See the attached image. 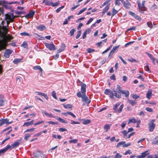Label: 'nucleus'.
<instances>
[{"instance_id": "63", "label": "nucleus", "mask_w": 158, "mask_h": 158, "mask_svg": "<svg viewBox=\"0 0 158 158\" xmlns=\"http://www.w3.org/2000/svg\"><path fill=\"white\" fill-rule=\"evenodd\" d=\"M157 8V6L155 4H154L151 7V9L152 10H154Z\"/></svg>"}, {"instance_id": "47", "label": "nucleus", "mask_w": 158, "mask_h": 158, "mask_svg": "<svg viewBox=\"0 0 158 158\" xmlns=\"http://www.w3.org/2000/svg\"><path fill=\"white\" fill-rule=\"evenodd\" d=\"M75 31L76 30L74 29H71L69 32L70 36H73V35Z\"/></svg>"}, {"instance_id": "10", "label": "nucleus", "mask_w": 158, "mask_h": 158, "mask_svg": "<svg viewBox=\"0 0 158 158\" xmlns=\"http://www.w3.org/2000/svg\"><path fill=\"white\" fill-rule=\"evenodd\" d=\"M124 7L126 9H129L130 8L131 6V4L129 2H126L124 0H123L122 3Z\"/></svg>"}, {"instance_id": "1", "label": "nucleus", "mask_w": 158, "mask_h": 158, "mask_svg": "<svg viewBox=\"0 0 158 158\" xmlns=\"http://www.w3.org/2000/svg\"><path fill=\"white\" fill-rule=\"evenodd\" d=\"M15 18V16L13 13L6 14L5 19L7 22L6 25H4L5 22L3 21H2L0 25V50L5 49L7 45V43L13 39L10 35H6V34L8 31L7 27L9 24L10 22H13Z\"/></svg>"}, {"instance_id": "48", "label": "nucleus", "mask_w": 158, "mask_h": 158, "mask_svg": "<svg viewBox=\"0 0 158 158\" xmlns=\"http://www.w3.org/2000/svg\"><path fill=\"white\" fill-rule=\"evenodd\" d=\"M28 46L26 42H24L21 45V46L23 47L24 48H25L27 47Z\"/></svg>"}, {"instance_id": "7", "label": "nucleus", "mask_w": 158, "mask_h": 158, "mask_svg": "<svg viewBox=\"0 0 158 158\" xmlns=\"http://www.w3.org/2000/svg\"><path fill=\"white\" fill-rule=\"evenodd\" d=\"M12 121L9 122V120L7 118H2L0 120V126H2L5 124H6L9 125L12 123Z\"/></svg>"}, {"instance_id": "35", "label": "nucleus", "mask_w": 158, "mask_h": 158, "mask_svg": "<svg viewBox=\"0 0 158 158\" xmlns=\"http://www.w3.org/2000/svg\"><path fill=\"white\" fill-rule=\"evenodd\" d=\"M125 143V141H121L118 143L116 146L117 148L119 147L121 145H124V144Z\"/></svg>"}, {"instance_id": "26", "label": "nucleus", "mask_w": 158, "mask_h": 158, "mask_svg": "<svg viewBox=\"0 0 158 158\" xmlns=\"http://www.w3.org/2000/svg\"><path fill=\"white\" fill-rule=\"evenodd\" d=\"M127 102L128 103H130L132 106H134L136 104V102L135 101H133L129 99L127 100Z\"/></svg>"}, {"instance_id": "19", "label": "nucleus", "mask_w": 158, "mask_h": 158, "mask_svg": "<svg viewBox=\"0 0 158 158\" xmlns=\"http://www.w3.org/2000/svg\"><path fill=\"white\" fill-rule=\"evenodd\" d=\"M33 123H34L33 120H32L30 122H26L24 123L23 126H24V125H26L27 127H28L30 125H31L33 124Z\"/></svg>"}, {"instance_id": "60", "label": "nucleus", "mask_w": 158, "mask_h": 158, "mask_svg": "<svg viewBox=\"0 0 158 158\" xmlns=\"http://www.w3.org/2000/svg\"><path fill=\"white\" fill-rule=\"evenodd\" d=\"M126 124H127V123L126 122H123L121 124V127L123 129L124 128Z\"/></svg>"}, {"instance_id": "33", "label": "nucleus", "mask_w": 158, "mask_h": 158, "mask_svg": "<svg viewBox=\"0 0 158 158\" xmlns=\"http://www.w3.org/2000/svg\"><path fill=\"white\" fill-rule=\"evenodd\" d=\"M121 133L123 135V137L126 138L127 136V134L128 132H127V131H126V130H124L121 131Z\"/></svg>"}, {"instance_id": "27", "label": "nucleus", "mask_w": 158, "mask_h": 158, "mask_svg": "<svg viewBox=\"0 0 158 158\" xmlns=\"http://www.w3.org/2000/svg\"><path fill=\"white\" fill-rule=\"evenodd\" d=\"M83 124L84 125H86L91 123V120L90 119L83 120Z\"/></svg>"}, {"instance_id": "30", "label": "nucleus", "mask_w": 158, "mask_h": 158, "mask_svg": "<svg viewBox=\"0 0 158 158\" xmlns=\"http://www.w3.org/2000/svg\"><path fill=\"white\" fill-rule=\"evenodd\" d=\"M40 152L39 151H37L35 152H34L33 153V155L35 157L38 158L40 156Z\"/></svg>"}, {"instance_id": "37", "label": "nucleus", "mask_w": 158, "mask_h": 158, "mask_svg": "<svg viewBox=\"0 0 158 158\" xmlns=\"http://www.w3.org/2000/svg\"><path fill=\"white\" fill-rule=\"evenodd\" d=\"M144 69L145 70L148 72H149L150 73L151 72V70L149 69L148 64H147L144 67Z\"/></svg>"}, {"instance_id": "28", "label": "nucleus", "mask_w": 158, "mask_h": 158, "mask_svg": "<svg viewBox=\"0 0 158 158\" xmlns=\"http://www.w3.org/2000/svg\"><path fill=\"white\" fill-rule=\"evenodd\" d=\"M123 104L121 105L120 106L119 109H117V110H116V112H118V113H121V111H122V110L123 109Z\"/></svg>"}, {"instance_id": "56", "label": "nucleus", "mask_w": 158, "mask_h": 158, "mask_svg": "<svg viewBox=\"0 0 158 158\" xmlns=\"http://www.w3.org/2000/svg\"><path fill=\"white\" fill-rule=\"evenodd\" d=\"M132 153V152L130 150H128L127 151H126L124 153V154L125 155L127 154H131Z\"/></svg>"}, {"instance_id": "24", "label": "nucleus", "mask_w": 158, "mask_h": 158, "mask_svg": "<svg viewBox=\"0 0 158 158\" xmlns=\"http://www.w3.org/2000/svg\"><path fill=\"white\" fill-rule=\"evenodd\" d=\"M8 4H10V3H8L7 1L5 0L0 1V5H2L3 6H6V5Z\"/></svg>"}, {"instance_id": "15", "label": "nucleus", "mask_w": 158, "mask_h": 158, "mask_svg": "<svg viewBox=\"0 0 158 158\" xmlns=\"http://www.w3.org/2000/svg\"><path fill=\"white\" fill-rule=\"evenodd\" d=\"M35 14V12L34 11H32L31 12H29L28 13L26 16V17L27 18H31L32 17H33V16Z\"/></svg>"}, {"instance_id": "36", "label": "nucleus", "mask_w": 158, "mask_h": 158, "mask_svg": "<svg viewBox=\"0 0 158 158\" xmlns=\"http://www.w3.org/2000/svg\"><path fill=\"white\" fill-rule=\"evenodd\" d=\"M42 113L45 114L46 116H49V117H52L53 115L52 114H49L47 112L45 111H43L42 112Z\"/></svg>"}, {"instance_id": "46", "label": "nucleus", "mask_w": 158, "mask_h": 158, "mask_svg": "<svg viewBox=\"0 0 158 158\" xmlns=\"http://www.w3.org/2000/svg\"><path fill=\"white\" fill-rule=\"evenodd\" d=\"M12 149H13V148H12V145L11 146H10V145H7L6 147L4 148L6 152L7 151L8 149L11 150Z\"/></svg>"}, {"instance_id": "32", "label": "nucleus", "mask_w": 158, "mask_h": 158, "mask_svg": "<svg viewBox=\"0 0 158 158\" xmlns=\"http://www.w3.org/2000/svg\"><path fill=\"white\" fill-rule=\"evenodd\" d=\"M65 109L71 108L73 106L71 104H67L66 105H63Z\"/></svg>"}, {"instance_id": "23", "label": "nucleus", "mask_w": 158, "mask_h": 158, "mask_svg": "<svg viewBox=\"0 0 158 158\" xmlns=\"http://www.w3.org/2000/svg\"><path fill=\"white\" fill-rule=\"evenodd\" d=\"M147 55L149 56V57L152 60L154 64H155V58L153 57L152 55L148 53H147Z\"/></svg>"}, {"instance_id": "43", "label": "nucleus", "mask_w": 158, "mask_h": 158, "mask_svg": "<svg viewBox=\"0 0 158 158\" xmlns=\"http://www.w3.org/2000/svg\"><path fill=\"white\" fill-rule=\"evenodd\" d=\"M86 51L88 53H90L95 51V50L94 49L91 48H88L86 49Z\"/></svg>"}, {"instance_id": "49", "label": "nucleus", "mask_w": 158, "mask_h": 158, "mask_svg": "<svg viewBox=\"0 0 158 158\" xmlns=\"http://www.w3.org/2000/svg\"><path fill=\"white\" fill-rule=\"evenodd\" d=\"M135 132H133L127 136L126 137V139H129L130 138L131 136H132L133 135H134L135 134Z\"/></svg>"}, {"instance_id": "3", "label": "nucleus", "mask_w": 158, "mask_h": 158, "mask_svg": "<svg viewBox=\"0 0 158 158\" xmlns=\"http://www.w3.org/2000/svg\"><path fill=\"white\" fill-rule=\"evenodd\" d=\"M116 90L117 92L115 90L112 91L110 89H107L105 90L104 93L106 94L109 95L110 98L112 99H114V96L118 98H120L121 97V93L123 90H122L121 87L118 85H117Z\"/></svg>"}, {"instance_id": "4", "label": "nucleus", "mask_w": 158, "mask_h": 158, "mask_svg": "<svg viewBox=\"0 0 158 158\" xmlns=\"http://www.w3.org/2000/svg\"><path fill=\"white\" fill-rule=\"evenodd\" d=\"M145 1H143L141 4L137 2L138 6L139 9V10L140 12L143 13L144 11L147 10V8L145 6Z\"/></svg>"}, {"instance_id": "5", "label": "nucleus", "mask_w": 158, "mask_h": 158, "mask_svg": "<svg viewBox=\"0 0 158 158\" xmlns=\"http://www.w3.org/2000/svg\"><path fill=\"white\" fill-rule=\"evenodd\" d=\"M44 44L46 48L50 51H53L56 50L55 46L52 42H51L50 44L45 43H44Z\"/></svg>"}, {"instance_id": "51", "label": "nucleus", "mask_w": 158, "mask_h": 158, "mask_svg": "<svg viewBox=\"0 0 158 158\" xmlns=\"http://www.w3.org/2000/svg\"><path fill=\"white\" fill-rule=\"evenodd\" d=\"M56 93L55 92V91H52V96L53 97V98H54L56 99L57 97H56Z\"/></svg>"}, {"instance_id": "8", "label": "nucleus", "mask_w": 158, "mask_h": 158, "mask_svg": "<svg viewBox=\"0 0 158 158\" xmlns=\"http://www.w3.org/2000/svg\"><path fill=\"white\" fill-rule=\"evenodd\" d=\"M149 152L148 151H145L142 152L140 155L137 156L136 157L137 158H144L146 156L148 155Z\"/></svg>"}, {"instance_id": "20", "label": "nucleus", "mask_w": 158, "mask_h": 158, "mask_svg": "<svg viewBox=\"0 0 158 158\" xmlns=\"http://www.w3.org/2000/svg\"><path fill=\"white\" fill-rule=\"evenodd\" d=\"M33 69L36 70L39 69L41 72V73H40V75H42V69L40 66H36Z\"/></svg>"}, {"instance_id": "22", "label": "nucleus", "mask_w": 158, "mask_h": 158, "mask_svg": "<svg viewBox=\"0 0 158 158\" xmlns=\"http://www.w3.org/2000/svg\"><path fill=\"white\" fill-rule=\"evenodd\" d=\"M56 119L58 121L62 123H67V122L65 120L60 117H57V118H56Z\"/></svg>"}, {"instance_id": "41", "label": "nucleus", "mask_w": 158, "mask_h": 158, "mask_svg": "<svg viewBox=\"0 0 158 158\" xmlns=\"http://www.w3.org/2000/svg\"><path fill=\"white\" fill-rule=\"evenodd\" d=\"M21 60L19 59H15L13 62L15 64H17L19 62H20Z\"/></svg>"}, {"instance_id": "9", "label": "nucleus", "mask_w": 158, "mask_h": 158, "mask_svg": "<svg viewBox=\"0 0 158 158\" xmlns=\"http://www.w3.org/2000/svg\"><path fill=\"white\" fill-rule=\"evenodd\" d=\"M12 51L8 49L4 53V56L6 58H8L9 57L10 55L12 53Z\"/></svg>"}, {"instance_id": "61", "label": "nucleus", "mask_w": 158, "mask_h": 158, "mask_svg": "<svg viewBox=\"0 0 158 158\" xmlns=\"http://www.w3.org/2000/svg\"><path fill=\"white\" fill-rule=\"evenodd\" d=\"M145 110L148 112H152L153 111L152 109L150 108L147 107H146L145 108Z\"/></svg>"}, {"instance_id": "16", "label": "nucleus", "mask_w": 158, "mask_h": 158, "mask_svg": "<svg viewBox=\"0 0 158 158\" xmlns=\"http://www.w3.org/2000/svg\"><path fill=\"white\" fill-rule=\"evenodd\" d=\"M136 119L134 118H132L129 119L128 122V124H129L131 123L135 124L136 123Z\"/></svg>"}, {"instance_id": "31", "label": "nucleus", "mask_w": 158, "mask_h": 158, "mask_svg": "<svg viewBox=\"0 0 158 158\" xmlns=\"http://www.w3.org/2000/svg\"><path fill=\"white\" fill-rule=\"evenodd\" d=\"M119 10V9L118 10H115L114 7L113 8L112 10V16H114L116 14H117Z\"/></svg>"}, {"instance_id": "34", "label": "nucleus", "mask_w": 158, "mask_h": 158, "mask_svg": "<svg viewBox=\"0 0 158 158\" xmlns=\"http://www.w3.org/2000/svg\"><path fill=\"white\" fill-rule=\"evenodd\" d=\"M120 105V103L119 102H118L116 103L115 105H114L113 106V110L115 112H116V110H117V107L119 106Z\"/></svg>"}, {"instance_id": "25", "label": "nucleus", "mask_w": 158, "mask_h": 158, "mask_svg": "<svg viewBox=\"0 0 158 158\" xmlns=\"http://www.w3.org/2000/svg\"><path fill=\"white\" fill-rule=\"evenodd\" d=\"M19 144L20 143L19 142H15L13 144H12V148H14L15 147H16L18 146Z\"/></svg>"}, {"instance_id": "64", "label": "nucleus", "mask_w": 158, "mask_h": 158, "mask_svg": "<svg viewBox=\"0 0 158 158\" xmlns=\"http://www.w3.org/2000/svg\"><path fill=\"white\" fill-rule=\"evenodd\" d=\"M44 157H45V158H46V157H45L44 154H43L42 153L40 152V156L38 158H44Z\"/></svg>"}, {"instance_id": "38", "label": "nucleus", "mask_w": 158, "mask_h": 158, "mask_svg": "<svg viewBox=\"0 0 158 158\" xmlns=\"http://www.w3.org/2000/svg\"><path fill=\"white\" fill-rule=\"evenodd\" d=\"M43 3H44L46 5L51 6V2H50L48 0H44Z\"/></svg>"}, {"instance_id": "6", "label": "nucleus", "mask_w": 158, "mask_h": 158, "mask_svg": "<svg viewBox=\"0 0 158 158\" xmlns=\"http://www.w3.org/2000/svg\"><path fill=\"white\" fill-rule=\"evenodd\" d=\"M155 121V120H152L148 123V128L150 131L152 132L154 130L155 125L154 123V122Z\"/></svg>"}, {"instance_id": "52", "label": "nucleus", "mask_w": 158, "mask_h": 158, "mask_svg": "<svg viewBox=\"0 0 158 158\" xmlns=\"http://www.w3.org/2000/svg\"><path fill=\"white\" fill-rule=\"evenodd\" d=\"M64 7V6H62L58 8L56 10V12L57 13H59L60 10L62 9H63Z\"/></svg>"}, {"instance_id": "42", "label": "nucleus", "mask_w": 158, "mask_h": 158, "mask_svg": "<svg viewBox=\"0 0 158 158\" xmlns=\"http://www.w3.org/2000/svg\"><path fill=\"white\" fill-rule=\"evenodd\" d=\"M157 137H156L154 138V139L153 142V144L155 145H158V139H157Z\"/></svg>"}, {"instance_id": "11", "label": "nucleus", "mask_w": 158, "mask_h": 158, "mask_svg": "<svg viewBox=\"0 0 158 158\" xmlns=\"http://www.w3.org/2000/svg\"><path fill=\"white\" fill-rule=\"evenodd\" d=\"M152 90L151 89L148 90L146 94V97L150 99L152 96Z\"/></svg>"}, {"instance_id": "62", "label": "nucleus", "mask_w": 158, "mask_h": 158, "mask_svg": "<svg viewBox=\"0 0 158 158\" xmlns=\"http://www.w3.org/2000/svg\"><path fill=\"white\" fill-rule=\"evenodd\" d=\"M122 156L119 153H117L114 158H121Z\"/></svg>"}, {"instance_id": "54", "label": "nucleus", "mask_w": 158, "mask_h": 158, "mask_svg": "<svg viewBox=\"0 0 158 158\" xmlns=\"http://www.w3.org/2000/svg\"><path fill=\"white\" fill-rule=\"evenodd\" d=\"M134 42V41H131V42H130L128 43H127L125 45L124 47H127L129 45H131V44L133 43Z\"/></svg>"}, {"instance_id": "39", "label": "nucleus", "mask_w": 158, "mask_h": 158, "mask_svg": "<svg viewBox=\"0 0 158 158\" xmlns=\"http://www.w3.org/2000/svg\"><path fill=\"white\" fill-rule=\"evenodd\" d=\"M119 45L118 46H117L114 47L113 48H112V50L111 51V53L112 52V53H114L115 52L116 50V49H117V48H119Z\"/></svg>"}, {"instance_id": "17", "label": "nucleus", "mask_w": 158, "mask_h": 158, "mask_svg": "<svg viewBox=\"0 0 158 158\" xmlns=\"http://www.w3.org/2000/svg\"><path fill=\"white\" fill-rule=\"evenodd\" d=\"M34 35H35V37L39 40H43L44 39V37H42L41 35L37 33H34Z\"/></svg>"}, {"instance_id": "2", "label": "nucleus", "mask_w": 158, "mask_h": 158, "mask_svg": "<svg viewBox=\"0 0 158 158\" xmlns=\"http://www.w3.org/2000/svg\"><path fill=\"white\" fill-rule=\"evenodd\" d=\"M86 85L83 83L81 84V92L79 91L77 93V96L79 98H81L82 102L87 104H89L91 101L88 99V97L86 95Z\"/></svg>"}, {"instance_id": "53", "label": "nucleus", "mask_w": 158, "mask_h": 158, "mask_svg": "<svg viewBox=\"0 0 158 158\" xmlns=\"http://www.w3.org/2000/svg\"><path fill=\"white\" fill-rule=\"evenodd\" d=\"M86 10V8H85L83 9H82V10H81L79 13H78L77 15H79L81 13H82L83 12L85 11Z\"/></svg>"}, {"instance_id": "50", "label": "nucleus", "mask_w": 158, "mask_h": 158, "mask_svg": "<svg viewBox=\"0 0 158 158\" xmlns=\"http://www.w3.org/2000/svg\"><path fill=\"white\" fill-rule=\"evenodd\" d=\"M128 60L130 61L131 62H137L138 61H137L135 59H133V58H131L128 59Z\"/></svg>"}, {"instance_id": "55", "label": "nucleus", "mask_w": 158, "mask_h": 158, "mask_svg": "<svg viewBox=\"0 0 158 158\" xmlns=\"http://www.w3.org/2000/svg\"><path fill=\"white\" fill-rule=\"evenodd\" d=\"M81 34V31H78V34L77 35V36H76V38L77 39L79 38V37H80Z\"/></svg>"}, {"instance_id": "18", "label": "nucleus", "mask_w": 158, "mask_h": 158, "mask_svg": "<svg viewBox=\"0 0 158 158\" xmlns=\"http://www.w3.org/2000/svg\"><path fill=\"white\" fill-rule=\"evenodd\" d=\"M121 93L124 94L126 97H128L129 94V92L128 90H123Z\"/></svg>"}, {"instance_id": "29", "label": "nucleus", "mask_w": 158, "mask_h": 158, "mask_svg": "<svg viewBox=\"0 0 158 158\" xmlns=\"http://www.w3.org/2000/svg\"><path fill=\"white\" fill-rule=\"evenodd\" d=\"M114 1L115 5L119 6L121 4L120 2L121 1L122 3L123 0H114Z\"/></svg>"}, {"instance_id": "21", "label": "nucleus", "mask_w": 158, "mask_h": 158, "mask_svg": "<svg viewBox=\"0 0 158 158\" xmlns=\"http://www.w3.org/2000/svg\"><path fill=\"white\" fill-rule=\"evenodd\" d=\"M110 125L109 124H106L104 127V129L106 132H107L108 130L110 128Z\"/></svg>"}, {"instance_id": "14", "label": "nucleus", "mask_w": 158, "mask_h": 158, "mask_svg": "<svg viewBox=\"0 0 158 158\" xmlns=\"http://www.w3.org/2000/svg\"><path fill=\"white\" fill-rule=\"evenodd\" d=\"M37 28L39 30L42 31L45 29L46 27L44 26L43 25H40L37 27Z\"/></svg>"}, {"instance_id": "12", "label": "nucleus", "mask_w": 158, "mask_h": 158, "mask_svg": "<svg viewBox=\"0 0 158 158\" xmlns=\"http://www.w3.org/2000/svg\"><path fill=\"white\" fill-rule=\"evenodd\" d=\"M35 93H37V95H39L40 96H43L47 100H48V97L47 96V95L44 93L40 92H35Z\"/></svg>"}, {"instance_id": "13", "label": "nucleus", "mask_w": 158, "mask_h": 158, "mask_svg": "<svg viewBox=\"0 0 158 158\" xmlns=\"http://www.w3.org/2000/svg\"><path fill=\"white\" fill-rule=\"evenodd\" d=\"M110 4L106 6L104 8L103 10V11H102V13L103 15H104L106 12H107L108 11V10L110 8Z\"/></svg>"}, {"instance_id": "40", "label": "nucleus", "mask_w": 158, "mask_h": 158, "mask_svg": "<svg viewBox=\"0 0 158 158\" xmlns=\"http://www.w3.org/2000/svg\"><path fill=\"white\" fill-rule=\"evenodd\" d=\"M47 123H48L49 124H51L52 125H58V123L57 122H54L53 121H48L46 122Z\"/></svg>"}, {"instance_id": "58", "label": "nucleus", "mask_w": 158, "mask_h": 158, "mask_svg": "<svg viewBox=\"0 0 158 158\" xmlns=\"http://www.w3.org/2000/svg\"><path fill=\"white\" fill-rule=\"evenodd\" d=\"M148 26L150 28H152V23L151 22H148L147 23Z\"/></svg>"}, {"instance_id": "44", "label": "nucleus", "mask_w": 158, "mask_h": 158, "mask_svg": "<svg viewBox=\"0 0 158 158\" xmlns=\"http://www.w3.org/2000/svg\"><path fill=\"white\" fill-rule=\"evenodd\" d=\"M59 4V1H58L57 2L55 3L51 2V6H57Z\"/></svg>"}, {"instance_id": "57", "label": "nucleus", "mask_w": 158, "mask_h": 158, "mask_svg": "<svg viewBox=\"0 0 158 158\" xmlns=\"http://www.w3.org/2000/svg\"><path fill=\"white\" fill-rule=\"evenodd\" d=\"M35 130V128H31L30 129H27L25 131V132H32V131H34Z\"/></svg>"}, {"instance_id": "59", "label": "nucleus", "mask_w": 158, "mask_h": 158, "mask_svg": "<svg viewBox=\"0 0 158 158\" xmlns=\"http://www.w3.org/2000/svg\"><path fill=\"white\" fill-rule=\"evenodd\" d=\"M20 34L21 35H24V36H29L30 35L27 33L26 32H22L20 33Z\"/></svg>"}, {"instance_id": "45", "label": "nucleus", "mask_w": 158, "mask_h": 158, "mask_svg": "<svg viewBox=\"0 0 158 158\" xmlns=\"http://www.w3.org/2000/svg\"><path fill=\"white\" fill-rule=\"evenodd\" d=\"M78 141V139H72L71 140H70L69 141V143H77V142Z\"/></svg>"}]
</instances>
